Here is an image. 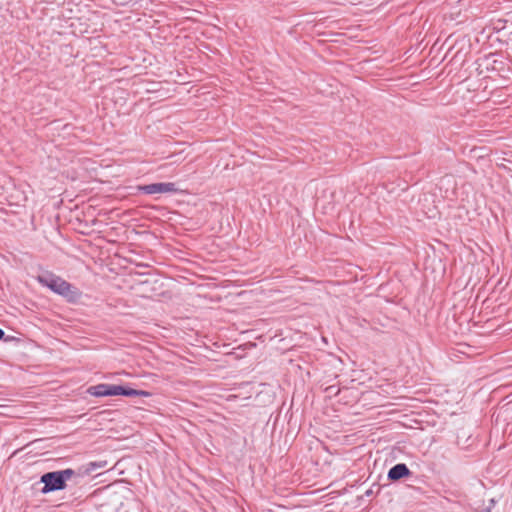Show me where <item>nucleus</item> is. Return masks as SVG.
Returning a JSON list of instances; mask_svg holds the SVG:
<instances>
[{"label": "nucleus", "mask_w": 512, "mask_h": 512, "mask_svg": "<svg viewBox=\"0 0 512 512\" xmlns=\"http://www.w3.org/2000/svg\"><path fill=\"white\" fill-rule=\"evenodd\" d=\"M35 279L41 286L47 287L69 301L76 300L80 295L77 288L51 271H44L37 275Z\"/></svg>", "instance_id": "f257e3e1"}, {"label": "nucleus", "mask_w": 512, "mask_h": 512, "mask_svg": "<svg viewBox=\"0 0 512 512\" xmlns=\"http://www.w3.org/2000/svg\"><path fill=\"white\" fill-rule=\"evenodd\" d=\"M74 475L75 471L71 468L43 474L40 478V482L44 484L41 493L48 494L53 491L64 490L66 488V482Z\"/></svg>", "instance_id": "f03ea898"}, {"label": "nucleus", "mask_w": 512, "mask_h": 512, "mask_svg": "<svg viewBox=\"0 0 512 512\" xmlns=\"http://www.w3.org/2000/svg\"><path fill=\"white\" fill-rule=\"evenodd\" d=\"M139 192L147 195L152 194H174L179 191L175 183L172 182H159L147 185H139L137 187Z\"/></svg>", "instance_id": "7ed1b4c3"}, {"label": "nucleus", "mask_w": 512, "mask_h": 512, "mask_svg": "<svg viewBox=\"0 0 512 512\" xmlns=\"http://www.w3.org/2000/svg\"><path fill=\"white\" fill-rule=\"evenodd\" d=\"M408 475H410V470L404 463L394 465L388 472V478L393 481L399 480Z\"/></svg>", "instance_id": "20e7f679"}, {"label": "nucleus", "mask_w": 512, "mask_h": 512, "mask_svg": "<svg viewBox=\"0 0 512 512\" xmlns=\"http://www.w3.org/2000/svg\"><path fill=\"white\" fill-rule=\"evenodd\" d=\"M122 396H127V397H150L151 396V393L148 392V391H145V390H137V389H133V388H129V387H124L122 388Z\"/></svg>", "instance_id": "39448f33"}, {"label": "nucleus", "mask_w": 512, "mask_h": 512, "mask_svg": "<svg viewBox=\"0 0 512 512\" xmlns=\"http://www.w3.org/2000/svg\"><path fill=\"white\" fill-rule=\"evenodd\" d=\"M88 392L95 397H105L108 396L107 384L102 383L95 386H92L88 389Z\"/></svg>", "instance_id": "423d86ee"}, {"label": "nucleus", "mask_w": 512, "mask_h": 512, "mask_svg": "<svg viewBox=\"0 0 512 512\" xmlns=\"http://www.w3.org/2000/svg\"><path fill=\"white\" fill-rule=\"evenodd\" d=\"M122 388L121 385L107 384L108 396L122 395Z\"/></svg>", "instance_id": "0eeeda50"}, {"label": "nucleus", "mask_w": 512, "mask_h": 512, "mask_svg": "<svg viewBox=\"0 0 512 512\" xmlns=\"http://www.w3.org/2000/svg\"><path fill=\"white\" fill-rule=\"evenodd\" d=\"M107 462L106 461H99V462H90L89 463V470L94 471L99 468L106 467Z\"/></svg>", "instance_id": "6e6552de"}, {"label": "nucleus", "mask_w": 512, "mask_h": 512, "mask_svg": "<svg viewBox=\"0 0 512 512\" xmlns=\"http://www.w3.org/2000/svg\"><path fill=\"white\" fill-rule=\"evenodd\" d=\"M5 332L0 328V340L4 337Z\"/></svg>", "instance_id": "1a4fd4ad"}]
</instances>
